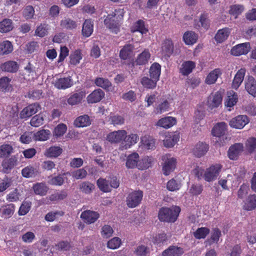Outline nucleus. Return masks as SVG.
<instances>
[{
	"label": "nucleus",
	"mask_w": 256,
	"mask_h": 256,
	"mask_svg": "<svg viewBox=\"0 0 256 256\" xmlns=\"http://www.w3.org/2000/svg\"><path fill=\"white\" fill-rule=\"evenodd\" d=\"M181 209L178 206L162 207L158 212V219L161 222L174 223L178 219Z\"/></svg>",
	"instance_id": "f257e3e1"
},
{
	"label": "nucleus",
	"mask_w": 256,
	"mask_h": 256,
	"mask_svg": "<svg viewBox=\"0 0 256 256\" xmlns=\"http://www.w3.org/2000/svg\"><path fill=\"white\" fill-rule=\"evenodd\" d=\"M124 9H116L114 12L108 14L104 20V24L109 29L114 32L118 31L120 26V23L123 19L124 14Z\"/></svg>",
	"instance_id": "f03ea898"
},
{
	"label": "nucleus",
	"mask_w": 256,
	"mask_h": 256,
	"mask_svg": "<svg viewBox=\"0 0 256 256\" xmlns=\"http://www.w3.org/2000/svg\"><path fill=\"white\" fill-rule=\"evenodd\" d=\"M222 166L220 164H212L206 168L204 175V180L208 182L216 180L222 170Z\"/></svg>",
	"instance_id": "7ed1b4c3"
},
{
	"label": "nucleus",
	"mask_w": 256,
	"mask_h": 256,
	"mask_svg": "<svg viewBox=\"0 0 256 256\" xmlns=\"http://www.w3.org/2000/svg\"><path fill=\"white\" fill-rule=\"evenodd\" d=\"M143 198V192L141 190H134L130 193L126 197V202L130 208H134L141 202Z\"/></svg>",
	"instance_id": "20e7f679"
},
{
	"label": "nucleus",
	"mask_w": 256,
	"mask_h": 256,
	"mask_svg": "<svg viewBox=\"0 0 256 256\" xmlns=\"http://www.w3.org/2000/svg\"><path fill=\"white\" fill-rule=\"evenodd\" d=\"M55 88L58 90H66L74 85V81L71 76L57 78L53 82Z\"/></svg>",
	"instance_id": "39448f33"
},
{
	"label": "nucleus",
	"mask_w": 256,
	"mask_h": 256,
	"mask_svg": "<svg viewBox=\"0 0 256 256\" xmlns=\"http://www.w3.org/2000/svg\"><path fill=\"white\" fill-rule=\"evenodd\" d=\"M18 163V158L16 156L4 159L2 162V172L6 174H10Z\"/></svg>",
	"instance_id": "423d86ee"
},
{
	"label": "nucleus",
	"mask_w": 256,
	"mask_h": 256,
	"mask_svg": "<svg viewBox=\"0 0 256 256\" xmlns=\"http://www.w3.org/2000/svg\"><path fill=\"white\" fill-rule=\"evenodd\" d=\"M249 122V119L246 115H239L232 118L229 124L230 127L236 129L242 128Z\"/></svg>",
	"instance_id": "0eeeda50"
},
{
	"label": "nucleus",
	"mask_w": 256,
	"mask_h": 256,
	"mask_svg": "<svg viewBox=\"0 0 256 256\" xmlns=\"http://www.w3.org/2000/svg\"><path fill=\"white\" fill-rule=\"evenodd\" d=\"M164 138V145L166 148L173 147L179 140L180 136L178 134L172 132H166L162 135Z\"/></svg>",
	"instance_id": "6e6552de"
},
{
	"label": "nucleus",
	"mask_w": 256,
	"mask_h": 256,
	"mask_svg": "<svg viewBox=\"0 0 256 256\" xmlns=\"http://www.w3.org/2000/svg\"><path fill=\"white\" fill-rule=\"evenodd\" d=\"M40 108V106L38 104L34 103L29 104L20 112V117L22 119L30 118L36 113Z\"/></svg>",
	"instance_id": "1a4fd4ad"
},
{
	"label": "nucleus",
	"mask_w": 256,
	"mask_h": 256,
	"mask_svg": "<svg viewBox=\"0 0 256 256\" xmlns=\"http://www.w3.org/2000/svg\"><path fill=\"white\" fill-rule=\"evenodd\" d=\"M250 42H244L238 44L232 47L231 49V54L235 56H240L243 54H246L250 50Z\"/></svg>",
	"instance_id": "9d476101"
},
{
	"label": "nucleus",
	"mask_w": 256,
	"mask_h": 256,
	"mask_svg": "<svg viewBox=\"0 0 256 256\" xmlns=\"http://www.w3.org/2000/svg\"><path fill=\"white\" fill-rule=\"evenodd\" d=\"M99 218L100 214L98 212L90 210H84L80 214V218L88 224L94 223Z\"/></svg>",
	"instance_id": "9b49d317"
},
{
	"label": "nucleus",
	"mask_w": 256,
	"mask_h": 256,
	"mask_svg": "<svg viewBox=\"0 0 256 256\" xmlns=\"http://www.w3.org/2000/svg\"><path fill=\"white\" fill-rule=\"evenodd\" d=\"M127 132L125 130H118L110 132L106 136V140L110 143H119L124 140Z\"/></svg>",
	"instance_id": "f8f14e48"
},
{
	"label": "nucleus",
	"mask_w": 256,
	"mask_h": 256,
	"mask_svg": "<svg viewBox=\"0 0 256 256\" xmlns=\"http://www.w3.org/2000/svg\"><path fill=\"white\" fill-rule=\"evenodd\" d=\"M244 150V146L242 143H236L232 145L228 150V158L232 160H236Z\"/></svg>",
	"instance_id": "ddd939ff"
},
{
	"label": "nucleus",
	"mask_w": 256,
	"mask_h": 256,
	"mask_svg": "<svg viewBox=\"0 0 256 256\" xmlns=\"http://www.w3.org/2000/svg\"><path fill=\"white\" fill-rule=\"evenodd\" d=\"M138 140V136L136 134H131L126 136L124 138V142H122L120 149V150H126L132 146Z\"/></svg>",
	"instance_id": "4468645a"
},
{
	"label": "nucleus",
	"mask_w": 256,
	"mask_h": 256,
	"mask_svg": "<svg viewBox=\"0 0 256 256\" xmlns=\"http://www.w3.org/2000/svg\"><path fill=\"white\" fill-rule=\"evenodd\" d=\"M208 149V144L205 142H199L194 148L192 152L195 156L200 158L205 155Z\"/></svg>",
	"instance_id": "2eb2a0df"
},
{
	"label": "nucleus",
	"mask_w": 256,
	"mask_h": 256,
	"mask_svg": "<svg viewBox=\"0 0 256 256\" xmlns=\"http://www.w3.org/2000/svg\"><path fill=\"white\" fill-rule=\"evenodd\" d=\"M196 63L192 60L184 62L180 66L179 70L180 73L184 76H188L196 68Z\"/></svg>",
	"instance_id": "dca6fc26"
},
{
	"label": "nucleus",
	"mask_w": 256,
	"mask_h": 256,
	"mask_svg": "<svg viewBox=\"0 0 256 256\" xmlns=\"http://www.w3.org/2000/svg\"><path fill=\"white\" fill-rule=\"evenodd\" d=\"M222 96L221 92L218 91L214 94L210 96L208 100V104L211 108H218L222 104Z\"/></svg>",
	"instance_id": "f3484780"
},
{
	"label": "nucleus",
	"mask_w": 256,
	"mask_h": 256,
	"mask_svg": "<svg viewBox=\"0 0 256 256\" xmlns=\"http://www.w3.org/2000/svg\"><path fill=\"white\" fill-rule=\"evenodd\" d=\"M184 253V248L176 246H170L162 252V256H181Z\"/></svg>",
	"instance_id": "a211bd4d"
},
{
	"label": "nucleus",
	"mask_w": 256,
	"mask_h": 256,
	"mask_svg": "<svg viewBox=\"0 0 256 256\" xmlns=\"http://www.w3.org/2000/svg\"><path fill=\"white\" fill-rule=\"evenodd\" d=\"M104 92L100 89H96L90 94L87 97V102L89 104H94L99 102L104 98Z\"/></svg>",
	"instance_id": "6ab92c4d"
},
{
	"label": "nucleus",
	"mask_w": 256,
	"mask_h": 256,
	"mask_svg": "<svg viewBox=\"0 0 256 256\" xmlns=\"http://www.w3.org/2000/svg\"><path fill=\"white\" fill-rule=\"evenodd\" d=\"M156 140L149 136L141 138L142 148L146 150H154L156 148Z\"/></svg>",
	"instance_id": "aec40b11"
},
{
	"label": "nucleus",
	"mask_w": 256,
	"mask_h": 256,
	"mask_svg": "<svg viewBox=\"0 0 256 256\" xmlns=\"http://www.w3.org/2000/svg\"><path fill=\"white\" fill-rule=\"evenodd\" d=\"M176 159L174 158H167L162 166L163 174L165 176L169 175L174 170L176 166Z\"/></svg>",
	"instance_id": "412c9836"
},
{
	"label": "nucleus",
	"mask_w": 256,
	"mask_h": 256,
	"mask_svg": "<svg viewBox=\"0 0 256 256\" xmlns=\"http://www.w3.org/2000/svg\"><path fill=\"white\" fill-rule=\"evenodd\" d=\"M246 72L244 68H241L238 70L232 80V86L233 88L237 90L240 86L244 80Z\"/></svg>",
	"instance_id": "4be33fe9"
},
{
	"label": "nucleus",
	"mask_w": 256,
	"mask_h": 256,
	"mask_svg": "<svg viewBox=\"0 0 256 256\" xmlns=\"http://www.w3.org/2000/svg\"><path fill=\"white\" fill-rule=\"evenodd\" d=\"M245 88L249 94L256 96V80L252 76H248L245 82Z\"/></svg>",
	"instance_id": "5701e85b"
},
{
	"label": "nucleus",
	"mask_w": 256,
	"mask_h": 256,
	"mask_svg": "<svg viewBox=\"0 0 256 256\" xmlns=\"http://www.w3.org/2000/svg\"><path fill=\"white\" fill-rule=\"evenodd\" d=\"M222 74V71L220 68L214 69L207 75L205 80V83L209 85L214 84Z\"/></svg>",
	"instance_id": "b1692460"
},
{
	"label": "nucleus",
	"mask_w": 256,
	"mask_h": 256,
	"mask_svg": "<svg viewBox=\"0 0 256 256\" xmlns=\"http://www.w3.org/2000/svg\"><path fill=\"white\" fill-rule=\"evenodd\" d=\"M227 126L225 122H218L212 128V134L214 136L220 137L225 134Z\"/></svg>",
	"instance_id": "393cba45"
},
{
	"label": "nucleus",
	"mask_w": 256,
	"mask_h": 256,
	"mask_svg": "<svg viewBox=\"0 0 256 256\" xmlns=\"http://www.w3.org/2000/svg\"><path fill=\"white\" fill-rule=\"evenodd\" d=\"M174 50V43L170 38H166L164 40L162 44V50L165 56L170 57L172 54Z\"/></svg>",
	"instance_id": "a878e982"
},
{
	"label": "nucleus",
	"mask_w": 256,
	"mask_h": 256,
	"mask_svg": "<svg viewBox=\"0 0 256 256\" xmlns=\"http://www.w3.org/2000/svg\"><path fill=\"white\" fill-rule=\"evenodd\" d=\"M0 68L2 71L14 73L18 70L19 66L16 62L9 60L2 64Z\"/></svg>",
	"instance_id": "bb28decb"
},
{
	"label": "nucleus",
	"mask_w": 256,
	"mask_h": 256,
	"mask_svg": "<svg viewBox=\"0 0 256 256\" xmlns=\"http://www.w3.org/2000/svg\"><path fill=\"white\" fill-rule=\"evenodd\" d=\"M176 120L172 116H167L162 118L158 120L156 125L164 128H169L176 124Z\"/></svg>",
	"instance_id": "cd10ccee"
},
{
	"label": "nucleus",
	"mask_w": 256,
	"mask_h": 256,
	"mask_svg": "<svg viewBox=\"0 0 256 256\" xmlns=\"http://www.w3.org/2000/svg\"><path fill=\"white\" fill-rule=\"evenodd\" d=\"M134 46L132 44L124 45L120 52V57L122 60H126L132 55Z\"/></svg>",
	"instance_id": "c85d7f7f"
},
{
	"label": "nucleus",
	"mask_w": 256,
	"mask_h": 256,
	"mask_svg": "<svg viewBox=\"0 0 256 256\" xmlns=\"http://www.w3.org/2000/svg\"><path fill=\"white\" fill-rule=\"evenodd\" d=\"M91 120L87 114L78 116L74 121V125L78 128H84L90 126Z\"/></svg>",
	"instance_id": "c756f323"
},
{
	"label": "nucleus",
	"mask_w": 256,
	"mask_h": 256,
	"mask_svg": "<svg viewBox=\"0 0 256 256\" xmlns=\"http://www.w3.org/2000/svg\"><path fill=\"white\" fill-rule=\"evenodd\" d=\"M230 33V30L228 28H224L219 30L216 36L214 38L218 43H222L226 40Z\"/></svg>",
	"instance_id": "7c9ffc66"
},
{
	"label": "nucleus",
	"mask_w": 256,
	"mask_h": 256,
	"mask_svg": "<svg viewBox=\"0 0 256 256\" xmlns=\"http://www.w3.org/2000/svg\"><path fill=\"white\" fill-rule=\"evenodd\" d=\"M62 148L58 146H52L47 148L44 153L47 158H58L62 152Z\"/></svg>",
	"instance_id": "2f4dec72"
},
{
	"label": "nucleus",
	"mask_w": 256,
	"mask_h": 256,
	"mask_svg": "<svg viewBox=\"0 0 256 256\" xmlns=\"http://www.w3.org/2000/svg\"><path fill=\"white\" fill-rule=\"evenodd\" d=\"M149 73L151 78L158 82L161 73V66L158 62H154L150 67Z\"/></svg>",
	"instance_id": "473e14b6"
},
{
	"label": "nucleus",
	"mask_w": 256,
	"mask_h": 256,
	"mask_svg": "<svg viewBox=\"0 0 256 256\" xmlns=\"http://www.w3.org/2000/svg\"><path fill=\"white\" fill-rule=\"evenodd\" d=\"M94 30V24L90 19L86 20L83 24L82 34L84 36L89 37Z\"/></svg>",
	"instance_id": "72a5a7b5"
},
{
	"label": "nucleus",
	"mask_w": 256,
	"mask_h": 256,
	"mask_svg": "<svg viewBox=\"0 0 256 256\" xmlns=\"http://www.w3.org/2000/svg\"><path fill=\"white\" fill-rule=\"evenodd\" d=\"M84 96L82 92L72 94L67 99V102L70 106L78 104L81 102Z\"/></svg>",
	"instance_id": "f704fd0d"
},
{
	"label": "nucleus",
	"mask_w": 256,
	"mask_h": 256,
	"mask_svg": "<svg viewBox=\"0 0 256 256\" xmlns=\"http://www.w3.org/2000/svg\"><path fill=\"white\" fill-rule=\"evenodd\" d=\"M139 156L136 152H134L130 154L126 159V166L128 168H138Z\"/></svg>",
	"instance_id": "c9c22d12"
},
{
	"label": "nucleus",
	"mask_w": 256,
	"mask_h": 256,
	"mask_svg": "<svg viewBox=\"0 0 256 256\" xmlns=\"http://www.w3.org/2000/svg\"><path fill=\"white\" fill-rule=\"evenodd\" d=\"M13 50V46L10 41L6 40L0 43V56L8 54Z\"/></svg>",
	"instance_id": "e433bc0d"
},
{
	"label": "nucleus",
	"mask_w": 256,
	"mask_h": 256,
	"mask_svg": "<svg viewBox=\"0 0 256 256\" xmlns=\"http://www.w3.org/2000/svg\"><path fill=\"white\" fill-rule=\"evenodd\" d=\"M131 30L133 32H138L142 34H146L148 31L146 27L145 22L142 20H138L135 22Z\"/></svg>",
	"instance_id": "4c0bfd02"
},
{
	"label": "nucleus",
	"mask_w": 256,
	"mask_h": 256,
	"mask_svg": "<svg viewBox=\"0 0 256 256\" xmlns=\"http://www.w3.org/2000/svg\"><path fill=\"white\" fill-rule=\"evenodd\" d=\"M150 56V54L148 50H144L142 53L138 55L135 62L137 65H144L148 62Z\"/></svg>",
	"instance_id": "58836bf2"
},
{
	"label": "nucleus",
	"mask_w": 256,
	"mask_h": 256,
	"mask_svg": "<svg viewBox=\"0 0 256 256\" xmlns=\"http://www.w3.org/2000/svg\"><path fill=\"white\" fill-rule=\"evenodd\" d=\"M182 38L186 44L192 45L196 42L198 36L194 32L187 31L184 34Z\"/></svg>",
	"instance_id": "ea45409f"
},
{
	"label": "nucleus",
	"mask_w": 256,
	"mask_h": 256,
	"mask_svg": "<svg viewBox=\"0 0 256 256\" xmlns=\"http://www.w3.org/2000/svg\"><path fill=\"white\" fill-rule=\"evenodd\" d=\"M14 28L12 21L9 18H4L0 22V32L6 33L10 32Z\"/></svg>",
	"instance_id": "a19ab883"
},
{
	"label": "nucleus",
	"mask_w": 256,
	"mask_h": 256,
	"mask_svg": "<svg viewBox=\"0 0 256 256\" xmlns=\"http://www.w3.org/2000/svg\"><path fill=\"white\" fill-rule=\"evenodd\" d=\"M245 210L250 211L256 208V194H250L246 199L244 206Z\"/></svg>",
	"instance_id": "79ce46f5"
},
{
	"label": "nucleus",
	"mask_w": 256,
	"mask_h": 256,
	"mask_svg": "<svg viewBox=\"0 0 256 256\" xmlns=\"http://www.w3.org/2000/svg\"><path fill=\"white\" fill-rule=\"evenodd\" d=\"M95 188V186L88 181L82 182L79 185V189L81 192L86 194H90Z\"/></svg>",
	"instance_id": "37998d69"
},
{
	"label": "nucleus",
	"mask_w": 256,
	"mask_h": 256,
	"mask_svg": "<svg viewBox=\"0 0 256 256\" xmlns=\"http://www.w3.org/2000/svg\"><path fill=\"white\" fill-rule=\"evenodd\" d=\"M157 82L156 80L148 76H144L140 80L141 84L146 89H154L156 86Z\"/></svg>",
	"instance_id": "c03bdc74"
},
{
	"label": "nucleus",
	"mask_w": 256,
	"mask_h": 256,
	"mask_svg": "<svg viewBox=\"0 0 256 256\" xmlns=\"http://www.w3.org/2000/svg\"><path fill=\"white\" fill-rule=\"evenodd\" d=\"M238 94L234 92H230L228 94V98L224 102V105L226 108H228V110L230 111V108L234 106L238 102Z\"/></svg>",
	"instance_id": "a18cd8bd"
},
{
	"label": "nucleus",
	"mask_w": 256,
	"mask_h": 256,
	"mask_svg": "<svg viewBox=\"0 0 256 256\" xmlns=\"http://www.w3.org/2000/svg\"><path fill=\"white\" fill-rule=\"evenodd\" d=\"M154 158L152 156H144L139 161L138 168L141 170H146L152 166Z\"/></svg>",
	"instance_id": "49530a36"
},
{
	"label": "nucleus",
	"mask_w": 256,
	"mask_h": 256,
	"mask_svg": "<svg viewBox=\"0 0 256 256\" xmlns=\"http://www.w3.org/2000/svg\"><path fill=\"white\" fill-rule=\"evenodd\" d=\"M33 190L36 194L45 196L48 192V188L44 183H36L33 186Z\"/></svg>",
	"instance_id": "de8ad7c7"
},
{
	"label": "nucleus",
	"mask_w": 256,
	"mask_h": 256,
	"mask_svg": "<svg viewBox=\"0 0 256 256\" xmlns=\"http://www.w3.org/2000/svg\"><path fill=\"white\" fill-rule=\"evenodd\" d=\"M82 54L80 50H76L72 52L70 56V64L76 66L80 64L82 59Z\"/></svg>",
	"instance_id": "09e8293b"
},
{
	"label": "nucleus",
	"mask_w": 256,
	"mask_h": 256,
	"mask_svg": "<svg viewBox=\"0 0 256 256\" xmlns=\"http://www.w3.org/2000/svg\"><path fill=\"white\" fill-rule=\"evenodd\" d=\"M96 184L98 188L102 192H108L112 190L110 186L109 181L105 178H98L97 180Z\"/></svg>",
	"instance_id": "8fccbe9b"
},
{
	"label": "nucleus",
	"mask_w": 256,
	"mask_h": 256,
	"mask_svg": "<svg viewBox=\"0 0 256 256\" xmlns=\"http://www.w3.org/2000/svg\"><path fill=\"white\" fill-rule=\"evenodd\" d=\"M50 132L48 130H42L34 134L36 140L45 141L49 138Z\"/></svg>",
	"instance_id": "3c124183"
},
{
	"label": "nucleus",
	"mask_w": 256,
	"mask_h": 256,
	"mask_svg": "<svg viewBox=\"0 0 256 256\" xmlns=\"http://www.w3.org/2000/svg\"><path fill=\"white\" fill-rule=\"evenodd\" d=\"M14 148L9 144H3L0 146V158L8 157L13 152Z\"/></svg>",
	"instance_id": "603ef678"
},
{
	"label": "nucleus",
	"mask_w": 256,
	"mask_h": 256,
	"mask_svg": "<svg viewBox=\"0 0 256 256\" xmlns=\"http://www.w3.org/2000/svg\"><path fill=\"white\" fill-rule=\"evenodd\" d=\"M67 130V126L64 124H60L56 126L53 131V137L58 138L64 136Z\"/></svg>",
	"instance_id": "864d4df0"
},
{
	"label": "nucleus",
	"mask_w": 256,
	"mask_h": 256,
	"mask_svg": "<svg viewBox=\"0 0 256 256\" xmlns=\"http://www.w3.org/2000/svg\"><path fill=\"white\" fill-rule=\"evenodd\" d=\"M222 235L220 230L218 228H214L212 230L210 239L208 240L206 242V246L211 245L214 242H218L220 238Z\"/></svg>",
	"instance_id": "5fc2aeb1"
},
{
	"label": "nucleus",
	"mask_w": 256,
	"mask_h": 256,
	"mask_svg": "<svg viewBox=\"0 0 256 256\" xmlns=\"http://www.w3.org/2000/svg\"><path fill=\"white\" fill-rule=\"evenodd\" d=\"M210 232V229L206 227L199 228L194 232V236L198 240L204 238Z\"/></svg>",
	"instance_id": "6e6d98bb"
},
{
	"label": "nucleus",
	"mask_w": 256,
	"mask_h": 256,
	"mask_svg": "<svg viewBox=\"0 0 256 256\" xmlns=\"http://www.w3.org/2000/svg\"><path fill=\"white\" fill-rule=\"evenodd\" d=\"M36 173V169L32 166H28L22 170V174L26 178L34 176Z\"/></svg>",
	"instance_id": "4d7b16f0"
},
{
	"label": "nucleus",
	"mask_w": 256,
	"mask_h": 256,
	"mask_svg": "<svg viewBox=\"0 0 256 256\" xmlns=\"http://www.w3.org/2000/svg\"><path fill=\"white\" fill-rule=\"evenodd\" d=\"M94 84L104 90H108L112 86V83L108 79L103 78H96L94 80Z\"/></svg>",
	"instance_id": "13d9d810"
},
{
	"label": "nucleus",
	"mask_w": 256,
	"mask_h": 256,
	"mask_svg": "<svg viewBox=\"0 0 256 256\" xmlns=\"http://www.w3.org/2000/svg\"><path fill=\"white\" fill-rule=\"evenodd\" d=\"M244 10V7L242 5L234 4L230 6L229 14L234 16L235 18L240 15Z\"/></svg>",
	"instance_id": "bf43d9fd"
},
{
	"label": "nucleus",
	"mask_w": 256,
	"mask_h": 256,
	"mask_svg": "<svg viewBox=\"0 0 256 256\" xmlns=\"http://www.w3.org/2000/svg\"><path fill=\"white\" fill-rule=\"evenodd\" d=\"M60 26L62 28L66 30H73L76 28V22L70 18H68L63 20L60 22Z\"/></svg>",
	"instance_id": "052dcab7"
},
{
	"label": "nucleus",
	"mask_w": 256,
	"mask_h": 256,
	"mask_svg": "<svg viewBox=\"0 0 256 256\" xmlns=\"http://www.w3.org/2000/svg\"><path fill=\"white\" fill-rule=\"evenodd\" d=\"M68 196V193L65 190L56 192L50 196L49 199L51 202H56L65 199Z\"/></svg>",
	"instance_id": "680f3d73"
},
{
	"label": "nucleus",
	"mask_w": 256,
	"mask_h": 256,
	"mask_svg": "<svg viewBox=\"0 0 256 256\" xmlns=\"http://www.w3.org/2000/svg\"><path fill=\"white\" fill-rule=\"evenodd\" d=\"M245 147L250 154H252L256 148V138H249L245 143Z\"/></svg>",
	"instance_id": "e2e57ef3"
},
{
	"label": "nucleus",
	"mask_w": 256,
	"mask_h": 256,
	"mask_svg": "<svg viewBox=\"0 0 256 256\" xmlns=\"http://www.w3.org/2000/svg\"><path fill=\"white\" fill-rule=\"evenodd\" d=\"M32 206V202L29 201L24 200L22 202L18 211L19 216H24L30 210Z\"/></svg>",
	"instance_id": "0e129e2a"
},
{
	"label": "nucleus",
	"mask_w": 256,
	"mask_h": 256,
	"mask_svg": "<svg viewBox=\"0 0 256 256\" xmlns=\"http://www.w3.org/2000/svg\"><path fill=\"white\" fill-rule=\"evenodd\" d=\"M64 212L62 210H56L55 212H48L45 216V220L47 222H52L54 221L57 218L62 216L64 215Z\"/></svg>",
	"instance_id": "69168bd1"
},
{
	"label": "nucleus",
	"mask_w": 256,
	"mask_h": 256,
	"mask_svg": "<svg viewBox=\"0 0 256 256\" xmlns=\"http://www.w3.org/2000/svg\"><path fill=\"white\" fill-rule=\"evenodd\" d=\"M199 22L200 26L204 30H208L210 26V20L208 18V14L207 13H202L199 18Z\"/></svg>",
	"instance_id": "338daca9"
},
{
	"label": "nucleus",
	"mask_w": 256,
	"mask_h": 256,
	"mask_svg": "<svg viewBox=\"0 0 256 256\" xmlns=\"http://www.w3.org/2000/svg\"><path fill=\"white\" fill-rule=\"evenodd\" d=\"M0 210L2 214L8 218H10L14 214L15 210V206L12 204H7L2 206Z\"/></svg>",
	"instance_id": "774afa93"
}]
</instances>
